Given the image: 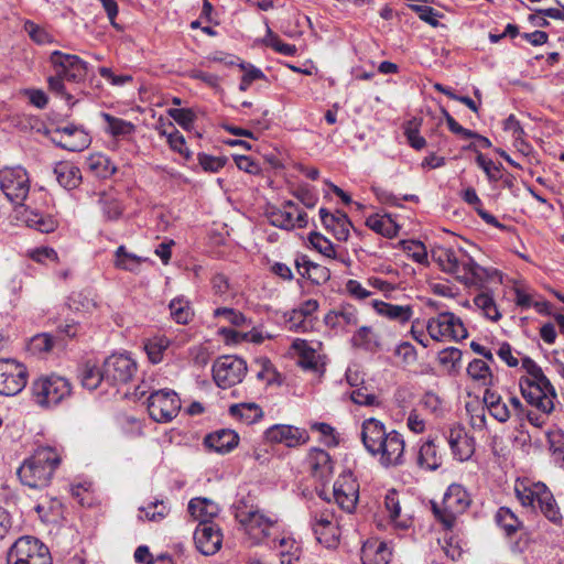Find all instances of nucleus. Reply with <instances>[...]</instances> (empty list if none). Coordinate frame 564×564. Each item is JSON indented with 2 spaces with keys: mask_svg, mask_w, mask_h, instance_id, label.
<instances>
[{
  "mask_svg": "<svg viewBox=\"0 0 564 564\" xmlns=\"http://www.w3.org/2000/svg\"><path fill=\"white\" fill-rule=\"evenodd\" d=\"M80 380L84 388L90 391L97 389L100 383L105 381L104 368L99 369L89 362L85 364L82 370Z\"/></svg>",
  "mask_w": 564,
  "mask_h": 564,
  "instance_id": "3c124183",
  "label": "nucleus"
},
{
  "mask_svg": "<svg viewBox=\"0 0 564 564\" xmlns=\"http://www.w3.org/2000/svg\"><path fill=\"white\" fill-rule=\"evenodd\" d=\"M432 258L442 271L454 275L466 285L480 286L488 276L487 270L460 248L438 247L433 250Z\"/></svg>",
  "mask_w": 564,
  "mask_h": 564,
  "instance_id": "f03ea898",
  "label": "nucleus"
},
{
  "mask_svg": "<svg viewBox=\"0 0 564 564\" xmlns=\"http://www.w3.org/2000/svg\"><path fill=\"white\" fill-rule=\"evenodd\" d=\"M239 442L238 434L232 430H219L205 438V444L217 453L225 454L234 449Z\"/></svg>",
  "mask_w": 564,
  "mask_h": 564,
  "instance_id": "2f4dec72",
  "label": "nucleus"
},
{
  "mask_svg": "<svg viewBox=\"0 0 564 564\" xmlns=\"http://www.w3.org/2000/svg\"><path fill=\"white\" fill-rule=\"evenodd\" d=\"M212 286L214 294L221 301L226 302L234 297V294L230 292L228 279L224 274H215L212 279Z\"/></svg>",
  "mask_w": 564,
  "mask_h": 564,
  "instance_id": "338daca9",
  "label": "nucleus"
},
{
  "mask_svg": "<svg viewBox=\"0 0 564 564\" xmlns=\"http://www.w3.org/2000/svg\"><path fill=\"white\" fill-rule=\"evenodd\" d=\"M496 522L505 530L508 535L516 533L520 527L521 521L518 517L507 507H501L496 513Z\"/></svg>",
  "mask_w": 564,
  "mask_h": 564,
  "instance_id": "603ef678",
  "label": "nucleus"
},
{
  "mask_svg": "<svg viewBox=\"0 0 564 564\" xmlns=\"http://www.w3.org/2000/svg\"><path fill=\"white\" fill-rule=\"evenodd\" d=\"M452 454L459 462L468 460L475 452V442L460 425H453L446 436Z\"/></svg>",
  "mask_w": 564,
  "mask_h": 564,
  "instance_id": "b1692460",
  "label": "nucleus"
},
{
  "mask_svg": "<svg viewBox=\"0 0 564 564\" xmlns=\"http://www.w3.org/2000/svg\"><path fill=\"white\" fill-rule=\"evenodd\" d=\"M196 549L204 555L215 554L221 546L223 534L213 522L198 523L194 532Z\"/></svg>",
  "mask_w": 564,
  "mask_h": 564,
  "instance_id": "4be33fe9",
  "label": "nucleus"
},
{
  "mask_svg": "<svg viewBox=\"0 0 564 564\" xmlns=\"http://www.w3.org/2000/svg\"><path fill=\"white\" fill-rule=\"evenodd\" d=\"M268 219L271 225L286 230L304 228L308 223L307 214L291 200L285 202L282 208L270 210Z\"/></svg>",
  "mask_w": 564,
  "mask_h": 564,
  "instance_id": "aec40b11",
  "label": "nucleus"
},
{
  "mask_svg": "<svg viewBox=\"0 0 564 564\" xmlns=\"http://www.w3.org/2000/svg\"><path fill=\"white\" fill-rule=\"evenodd\" d=\"M547 442L553 463L558 467H564V434L562 432L549 433Z\"/></svg>",
  "mask_w": 564,
  "mask_h": 564,
  "instance_id": "6e6d98bb",
  "label": "nucleus"
},
{
  "mask_svg": "<svg viewBox=\"0 0 564 564\" xmlns=\"http://www.w3.org/2000/svg\"><path fill=\"white\" fill-rule=\"evenodd\" d=\"M520 391L524 400L532 406L540 410L543 414H549L554 409V399L556 398L553 386L550 380L542 381H519Z\"/></svg>",
  "mask_w": 564,
  "mask_h": 564,
  "instance_id": "ddd939ff",
  "label": "nucleus"
},
{
  "mask_svg": "<svg viewBox=\"0 0 564 564\" xmlns=\"http://www.w3.org/2000/svg\"><path fill=\"white\" fill-rule=\"evenodd\" d=\"M235 516L253 544L267 541L279 531L276 518L265 514L256 507H249L245 503L238 505Z\"/></svg>",
  "mask_w": 564,
  "mask_h": 564,
  "instance_id": "39448f33",
  "label": "nucleus"
},
{
  "mask_svg": "<svg viewBox=\"0 0 564 564\" xmlns=\"http://www.w3.org/2000/svg\"><path fill=\"white\" fill-rule=\"evenodd\" d=\"M294 263L299 274L316 285L326 283L330 278L328 268L311 261L307 256H297Z\"/></svg>",
  "mask_w": 564,
  "mask_h": 564,
  "instance_id": "a878e982",
  "label": "nucleus"
},
{
  "mask_svg": "<svg viewBox=\"0 0 564 564\" xmlns=\"http://www.w3.org/2000/svg\"><path fill=\"white\" fill-rule=\"evenodd\" d=\"M311 527L318 543L335 547L339 539V527L332 509H316L312 513Z\"/></svg>",
  "mask_w": 564,
  "mask_h": 564,
  "instance_id": "4468645a",
  "label": "nucleus"
},
{
  "mask_svg": "<svg viewBox=\"0 0 564 564\" xmlns=\"http://www.w3.org/2000/svg\"><path fill=\"white\" fill-rule=\"evenodd\" d=\"M514 492L523 507L532 510L539 509L553 524L562 525L563 516L560 507L545 484L530 479L518 480Z\"/></svg>",
  "mask_w": 564,
  "mask_h": 564,
  "instance_id": "20e7f679",
  "label": "nucleus"
},
{
  "mask_svg": "<svg viewBox=\"0 0 564 564\" xmlns=\"http://www.w3.org/2000/svg\"><path fill=\"white\" fill-rule=\"evenodd\" d=\"M105 382L110 386L127 384L135 376V360L128 354H112L104 361Z\"/></svg>",
  "mask_w": 564,
  "mask_h": 564,
  "instance_id": "f8f14e48",
  "label": "nucleus"
},
{
  "mask_svg": "<svg viewBox=\"0 0 564 564\" xmlns=\"http://www.w3.org/2000/svg\"><path fill=\"white\" fill-rule=\"evenodd\" d=\"M367 227L382 236L392 237L397 234V226L389 216L372 215L366 220Z\"/></svg>",
  "mask_w": 564,
  "mask_h": 564,
  "instance_id": "09e8293b",
  "label": "nucleus"
},
{
  "mask_svg": "<svg viewBox=\"0 0 564 564\" xmlns=\"http://www.w3.org/2000/svg\"><path fill=\"white\" fill-rule=\"evenodd\" d=\"M171 340L165 336H154L144 343V350L152 364L163 360L164 352L170 347Z\"/></svg>",
  "mask_w": 564,
  "mask_h": 564,
  "instance_id": "c03bdc74",
  "label": "nucleus"
},
{
  "mask_svg": "<svg viewBox=\"0 0 564 564\" xmlns=\"http://www.w3.org/2000/svg\"><path fill=\"white\" fill-rule=\"evenodd\" d=\"M55 73L69 82L79 83L87 76L88 65L77 55L54 51L50 56Z\"/></svg>",
  "mask_w": 564,
  "mask_h": 564,
  "instance_id": "a211bd4d",
  "label": "nucleus"
},
{
  "mask_svg": "<svg viewBox=\"0 0 564 564\" xmlns=\"http://www.w3.org/2000/svg\"><path fill=\"white\" fill-rule=\"evenodd\" d=\"M61 454L51 446H41L19 467L20 481L32 489L46 488L61 464Z\"/></svg>",
  "mask_w": 564,
  "mask_h": 564,
  "instance_id": "7ed1b4c3",
  "label": "nucleus"
},
{
  "mask_svg": "<svg viewBox=\"0 0 564 564\" xmlns=\"http://www.w3.org/2000/svg\"><path fill=\"white\" fill-rule=\"evenodd\" d=\"M54 346V339L53 337L47 334V333H43V334H37L35 336H33L29 343V350L32 352V354H45V352H48L52 350Z\"/></svg>",
  "mask_w": 564,
  "mask_h": 564,
  "instance_id": "680f3d73",
  "label": "nucleus"
},
{
  "mask_svg": "<svg viewBox=\"0 0 564 564\" xmlns=\"http://www.w3.org/2000/svg\"><path fill=\"white\" fill-rule=\"evenodd\" d=\"M486 406L477 402L467 403L466 411L469 414V422L473 429L482 431L486 429L487 419L485 413Z\"/></svg>",
  "mask_w": 564,
  "mask_h": 564,
  "instance_id": "bf43d9fd",
  "label": "nucleus"
},
{
  "mask_svg": "<svg viewBox=\"0 0 564 564\" xmlns=\"http://www.w3.org/2000/svg\"><path fill=\"white\" fill-rule=\"evenodd\" d=\"M474 304L488 319L497 322L501 318L497 304L489 293L482 292L476 295L474 297Z\"/></svg>",
  "mask_w": 564,
  "mask_h": 564,
  "instance_id": "49530a36",
  "label": "nucleus"
},
{
  "mask_svg": "<svg viewBox=\"0 0 564 564\" xmlns=\"http://www.w3.org/2000/svg\"><path fill=\"white\" fill-rule=\"evenodd\" d=\"M467 373L474 381L479 386L486 387V389L492 386L494 376L490 367L485 360H471L467 367Z\"/></svg>",
  "mask_w": 564,
  "mask_h": 564,
  "instance_id": "37998d69",
  "label": "nucleus"
},
{
  "mask_svg": "<svg viewBox=\"0 0 564 564\" xmlns=\"http://www.w3.org/2000/svg\"><path fill=\"white\" fill-rule=\"evenodd\" d=\"M229 414L241 423L250 425L259 421L262 417L263 412L254 402H242L230 405Z\"/></svg>",
  "mask_w": 564,
  "mask_h": 564,
  "instance_id": "e433bc0d",
  "label": "nucleus"
},
{
  "mask_svg": "<svg viewBox=\"0 0 564 564\" xmlns=\"http://www.w3.org/2000/svg\"><path fill=\"white\" fill-rule=\"evenodd\" d=\"M271 546L279 550L281 564H294L300 558V549L292 538L283 536L279 540L273 539Z\"/></svg>",
  "mask_w": 564,
  "mask_h": 564,
  "instance_id": "ea45409f",
  "label": "nucleus"
},
{
  "mask_svg": "<svg viewBox=\"0 0 564 564\" xmlns=\"http://www.w3.org/2000/svg\"><path fill=\"white\" fill-rule=\"evenodd\" d=\"M360 437L366 451L381 466L392 467L404 464L405 441L398 431H388L381 421L370 417L362 422Z\"/></svg>",
  "mask_w": 564,
  "mask_h": 564,
  "instance_id": "f257e3e1",
  "label": "nucleus"
},
{
  "mask_svg": "<svg viewBox=\"0 0 564 564\" xmlns=\"http://www.w3.org/2000/svg\"><path fill=\"white\" fill-rule=\"evenodd\" d=\"M403 250L413 261L421 264L427 263V251L425 246L421 241H403Z\"/></svg>",
  "mask_w": 564,
  "mask_h": 564,
  "instance_id": "0e129e2a",
  "label": "nucleus"
},
{
  "mask_svg": "<svg viewBox=\"0 0 564 564\" xmlns=\"http://www.w3.org/2000/svg\"><path fill=\"white\" fill-rule=\"evenodd\" d=\"M417 464L426 470H435L442 465V456L438 454L433 441L424 442L417 454Z\"/></svg>",
  "mask_w": 564,
  "mask_h": 564,
  "instance_id": "4c0bfd02",
  "label": "nucleus"
},
{
  "mask_svg": "<svg viewBox=\"0 0 564 564\" xmlns=\"http://www.w3.org/2000/svg\"><path fill=\"white\" fill-rule=\"evenodd\" d=\"M292 348L299 355L297 364L305 370H310L314 373L323 371V362L321 361V355L304 339H295L292 344Z\"/></svg>",
  "mask_w": 564,
  "mask_h": 564,
  "instance_id": "c85d7f7f",
  "label": "nucleus"
},
{
  "mask_svg": "<svg viewBox=\"0 0 564 564\" xmlns=\"http://www.w3.org/2000/svg\"><path fill=\"white\" fill-rule=\"evenodd\" d=\"M15 218L40 232H53L57 228V220L52 215H46L30 206L20 205L15 209Z\"/></svg>",
  "mask_w": 564,
  "mask_h": 564,
  "instance_id": "5701e85b",
  "label": "nucleus"
},
{
  "mask_svg": "<svg viewBox=\"0 0 564 564\" xmlns=\"http://www.w3.org/2000/svg\"><path fill=\"white\" fill-rule=\"evenodd\" d=\"M307 460L313 475L318 479L324 480L332 475L333 460L326 451L313 448L308 454Z\"/></svg>",
  "mask_w": 564,
  "mask_h": 564,
  "instance_id": "473e14b6",
  "label": "nucleus"
},
{
  "mask_svg": "<svg viewBox=\"0 0 564 564\" xmlns=\"http://www.w3.org/2000/svg\"><path fill=\"white\" fill-rule=\"evenodd\" d=\"M147 260L148 258L129 252L124 246H119L115 252V267L132 273L139 272L141 264Z\"/></svg>",
  "mask_w": 564,
  "mask_h": 564,
  "instance_id": "58836bf2",
  "label": "nucleus"
},
{
  "mask_svg": "<svg viewBox=\"0 0 564 564\" xmlns=\"http://www.w3.org/2000/svg\"><path fill=\"white\" fill-rule=\"evenodd\" d=\"M170 314L177 324H187L193 317V311L187 300L175 297L169 305Z\"/></svg>",
  "mask_w": 564,
  "mask_h": 564,
  "instance_id": "de8ad7c7",
  "label": "nucleus"
},
{
  "mask_svg": "<svg viewBox=\"0 0 564 564\" xmlns=\"http://www.w3.org/2000/svg\"><path fill=\"white\" fill-rule=\"evenodd\" d=\"M336 503L346 512L351 513L359 498V484L351 471H344L333 487Z\"/></svg>",
  "mask_w": 564,
  "mask_h": 564,
  "instance_id": "6ab92c4d",
  "label": "nucleus"
},
{
  "mask_svg": "<svg viewBox=\"0 0 564 564\" xmlns=\"http://www.w3.org/2000/svg\"><path fill=\"white\" fill-rule=\"evenodd\" d=\"M52 141L59 148L70 152H79L91 143L89 133L74 123L59 126L53 130Z\"/></svg>",
  "mask_w": 564,
  "mask_h": 564,
  "instance_id": "f3484780",
  "label": "nucleus"
},
{
  "mask_svg": "<svg viewBox=\"0 0 564 564\" xmlns=\"http://www.w3.org/2000/svg\"><path fill=\"white\" fill-rule=\"evenodd\" d=\"M54 174L58 184L66 189H74L82 183L79 167L69 162H58L54 167Z\"/></svg>",
  "mask_w": 564,
  "mask_h": 564,
  "instance_id": "72a5a7b5",
  "label": "nucleus"
},
{
  "mask_svg": "<svg viewBox=\"0 0 564 564\" xmlns=\"http://www.w3.org/2000/svg\"><path fill=\"white\" fill-rule=\"evenodd\" d=\"M470 505L466 489L458 484L448 486L441 503L433 502L432 509L436 519L446 530L455 527L457 517L464 513Z\"/></svg>",
  "mask_w": 564,
  "mask_h": 564,
  "instance_id": "423d86ee",
  "label": "nucleus"
},
{
  "mask_svg": "<svg viewBox=\"0 0 564 564\" xmlns=\"http://www.w3.org/2000/svg\"><path fill=\"white\" fill-rule=\"evenodd\" d=\"M319 217L324 228L332 232L337 240L346 241L348 239L351 221L345 213L339 210L329 213L326 208H321Z\"/></svg>",
  "mask_w": 564,
  "mask_h": 564,
  "instance_id": "393cba45",
  "label": "nucleus"
},
{
  "mask_svg": "<svg viewBox=\"0 0 564 564\" xmlns=\"http://www.w3.org/2000/svg\"><path fill=\"white\" fill-rule=\"evenodd\" d=\"M312 247L326 258L335 259L336 250L333 242L319 232L313 231L308 235Z\"/></svg>",
  "mask_w": 564,
  "mask_h": 564,
  "instance_id": "13d9d810",
  "label": "nucleus"
},
{
  "mask_svg": "<svg viewBox=\"0 0 564 564\" xmlns=\"http://www.w3.org/2000/svg\"><path fill=\"white\" fill-rule=\"evenodd\" d=\"M218 506L206 498H193L188 503V512L199 523L212 522V519L218 514Z\"/></svg>",
  "mask_w": 564,
  "mask_h": 564,
  "instance_id": "c9c22d12",
  "label": "nucleus"
},
{
  "mask_svg": "<svg viewBox=\"0 0 564 564\" xmlns=\"http://www.w3.org/2000/svg\"><path fill=\"white\" fill-rule=\"evenodd\" d=\"M169 129L170 130L164 129L160 133L166 137L167 143L173 151L188 159L191 156V152L186 147L184 135L173 126L172 122L169 123Z\"/></svg>",
  "mask_w": 564,
  "mask_h": 564,
  "instance_id": "8fccbe9b",
  "label": "nucleus"
},
{
  "mask_svg": "<svg viewBox=\"0 0 564 564\" xmlns=\"http://www.w3.org/2000/svg\"><path fill=\"white\" fill-rule=\"evenodd\" d=\"M246 373L247 364L237 356H221L213 365V378L223 389L240 383Z\"/></svg>",
  "mask_w": 564,
  "mask_h": 564,
  "instance_id": "9b49d317",
  "label": "nucleus"
},
{
  "mask_svg": "<svg viewBox=\"0 0 564 564\" xmlns=\"http://www.w3.org/2000/svg\"><path fill=\"white\" fill-rule=\"evenodd\" d=\"M324 322L327 327L343 332L358 324V311L351 305H341L337 310L329 311L325 315Z\"/></svg>",
  "mask_w": 564,
  "mask_h": 564,
  "instance_id": "bb28decb",
  "label": "nucleus"
},
{
  "mask_svg": "<svg viewBox=\"0 0 564 564\" xmlns=\"http://www.w3.org/2000/svg\"><path fill=\"white\" fill-rule=\"evenodd\" d=\"M391 556L389 545L378 539L367 540L361 547L362 564H389Z\"/></svg>",
  "mask_w": 564,
  "mask_h": 564,
  "instance_id": "cd10ccee",
  "label": "nucleus"
},
{
  "mask_svg": "<svg viewBox=\"0 0 564 564\" xmlns=\"http://www.w3.org/2000/svg\"><path fill=\"white\" fill-rule=\"evenodd\" d=\"M264 435L268 442L288 447L300 446L310 440L306 430L286 424L273 425L265 431Z\"/></svg>",
  "mask_w": 564,
  "mask_h": 564,
  "instance_id": "412c9836",
  "label": "nucleus"
},
{
  "mask_svg": "<svg viewBox=\"0 0 564 564\" xmlns=\"http://www.w3.org/2000/svg\"><path fill=\"white\" fill-rule=\"evenodd\" d=\"M478 166L485 172L490 182H497L501 178L500 166L492 160L487 159L484 154L479 153L476 158Z\"/></svg>",
  "mask_w": 564,
  "mask_h": 564,
  "instance_id": "774afa93",
  "label": "nucleus"
},
{
  "mask_svg": "<svg viewBox=\"0 0 564 564\" xmlns=\"http://www.w3.org/2000/svg\"><path fill=\"white\" fill-rule=\"evenodd\" d=\"M70 393L72 386L69 381L61 376H44L32 383L33 399L42 408L57 405Z\"/></svg>",
  "mask_w": 564,
  "mask_h": 564,
  "instance_id": "0eeeda50",
  "label": "nucleus"
},
{
  "mask_svg": "<svg viewBox=\"0 0 564 564\" xmlns=\"http://www.w3.org/2000/svg\"><path fill=\"white\" fill-rule=\"evenodd\" d=\"M425 327L431 339L435 341H459L468 336L462 319L451 312H443L429 318Z\"/></svg>",
  "mask_w": 564,
  "mask_h": 564,
  "instance_id": "1a4fd4ad",
  "label": "nucleus"
},
{
  "mask_svg": "<svg viewBox=\"0 0 564 564\" xmlns=\"http://www.w3.org/2000/svg\"><path fill=\"white\" fill-rule=\"evenodd\" d=\"M138 511L139 520L160 522L169 516L170 507L164 500L156 499L151 501L148 506L140 507Z\"/></svg>",
  "mask_w": 564,
  "mask_h": 564,
  "instance_id": "79ce46f5",
  "label": "nucleus"
},
{
  "mask_svg": "<svg viewBox=\"0 0 564 564\" xmlns=\"http://www.w3.org/2000/svg\"><path fill=\"white\" fill-rule=\"evenodd\" d=\"M482 401L489 414L499 423H506L511 419L508 399L505 400L497 391L487 388L484 392Z\"/></svg>",
  "mask_w": 564,
  "mask_h": 564,
  "instance_id": "c756f323",
  "label": "nucleus"
},
{
  "mask_svg": "<svg viewBox=\"0 0 564 564\" xmlns=\"http://www.w3.org/2000/svg\"><path fill=\"white\" fill-rule=\"evenodd\" d=\"M181 399L174 390L160 389L150 392L148 398V412L158 423H169L180 413Z\"/></svg>",
  "mask_w": 564,
  "mask_h": 564,
  "instance_id": "9d476101",
  "label": "nucleus"
},
{
  "mask_svg": "<svg viewBox=\"0 0 564 564\" xmlns=\"http://www.w3.org/2000/svg\"><path fill=\"white\" fill-rule=\"evenodd\" d=\"M197 161L205 172L217 173L227 163L225 156H214L206 153H198Z\"/></svg>",
  "mask_w": 564,
  "mask_h": 564,
  "instance_id": "69168bd1",
  "label": "nucleus"
},
{
  "mask_svg": "<svg viewBox=\"0 0 564 564\" xmlns=\"http://www.w3.org/2000/svg\"><path fill=\"white\" fill-rule=\"evenodd\" d=\"M409 8L417 14L420 20L433 28H437L440 25L438 19L444 17L443 13L429 6L410 4Z\"/></svg>",
  "mask_w": 564,
  "mask_h": 564,
  "instance_id": "052dcab7",
  "label": "nucleus"
},
{
  "mask_svg": "<svg viewBox=\"0 0 564 564\" xmlns=\"http://www.w3.org/2000/svg\"><path fill=\"white\" fill-rule=\"evenodd\" d=\"M350 341L354 347L369 352H376L381 347L380 336L369 326L359 327Z\"/></svg>",
  "mask_w": 564,
  "mask_h": 564,
  "instance_id": "f704fd0d",
  "label": "nucleus"
},
{
  "mask_svg": "<svg viewBox=\"0 0 564 564\" xmlns=\"http://www.w3.org/2000/svg\"><path fill=\"white\" fill-rule=\"evenodd\" d=\"M213 315L215 318L236 327L249 325L247 317L240 311L231 307H217L214 310Z\"/></svg>",
  "mask_w": 564,
  "mask_h": 564,
  "instance_id": "5fc2aeb1",
  "label": "nucleus"
},
{
  "mask_svg": "<svg viewBox=\"0 0 564 564\" xmlns=\"http://www.w3.org/2000/svg\"><path fill=\"white\" fill-rule=\"evenodd\" d=\"M98 202L102 210L104 217L107 220H118L122 216L124 205L118 198L117 195L112 193H102Z\"/></svg>",
  "mask_w": 564,
  "mask_h": 564,
  "instance_id": "a19ab883",
  "label": "nucleus"
},
{
  "mask_svg": "<svg viewBox=\"0 0 564 564\" xmlns=\"http://www.w3.org/2000/svg\"><path fill=\"white\" fill-rule=\"evenodd\" d=\"M372 306L380 316L395 321L402 325L408 323L413 316V307L411 305H397L375 300Z\"/></svg>",
  "mask_w": 564,
  "mask_h": 564,
  "instance_id": "7c9ffc66",
  "label": "nucleus"
},
{
  "mask_svg": "<svg viewBox=\"0 0 564 564\" xmlns=\"http://www.w3.org/2000/svg\"><path fill=\"white\" fill-rule=\"evenodd\" d=\"M8 564H52L46 545L32 536L19 538L8 552Z\"/></svg>",
  "mask_w": 564,
  "mask_h": 564,
  "instance_id": "6e6552de",
  "label": "nucleus"
},
{
  "mask_svg": "<svg viewBox=\"0 0 564 564\" xmlns=\"http://www.w3.org/2000/svg\"><path fill=\"white\" fill-rule=\"evenodd\" d=\"M102 118L107 123V132L112 137H126L132 134L135 130V127L132 122L121 118L113 117L106 112L102 113Z\"/></svg>",
  "mask_w": 564,
  "mask_h": 564,
  "instance_id": "a18cd8bd",
  "label": "nucleus"
},
{
  "mask_svg": "<svg viewBox=\"0 0 564 564\" xmlns=\"http://www.w3.org/2000/svg\"><path fill=\"white\" fill-rule=\"evenodd\" d=\"M421 121L419 118H412L403 127L408 143L415 150H422L426 145L425 139L420 134Z\"/></svg>",
  "mask_w": 564,
  "mask_h": 564,
  "instance_id": "864d4df0",
  "label": "nucleus"
},
{
  "mask_svg": "<svg viewBox=\"0 0 564 564\" xmlns=\"http://www.w3.org/2000/svg\"><path fill=\"white\" fill-rule=\"evenodd\" d=\"M28 382L24 365L13 359L0 360V394L13 397L20 393Z\"/></svg>",
  "mask_w": 564,
  "mask_h": 564,
  "instance_id": "2eb2a0df",
  "label": "nucleus"
},
{
  "mask_svg": "<svg viewBox=\"0 0 564 564\" xmlns=\"http://www.w3.org/2000/svg\"><path fill=\"white\" fill-rule=\"evenodd\" d=\"M167 115L185 130H189L196 119L195 112L189 108H171Z\"/></svg>",
  "mask_w": 564,
  "mask_h": 564,
  "instance_id": "e2e57ef3",
  "label": "nucleus"
},
{
  "mask_svg": "<svg viewBox=\"0 0 564 564\" xmlns=\"http://www.w3.org/2000/svg\"><path fill=\"white\" fill-rule=\"evenodd\" d=\"M0 188L11 202H22L30 191V177L21 166L8 167L0 173Z\"/></svg>",
  "mask_w": 564,
  "mask_h": 564,
  "instance_id": "dca6fc26",
  "label": "nucleus"
},
{
  "mask_svg": "<svg viewBox=\"0 0 564 564\" xmlns=\"http://www.w3.org/2000/svg\"><path fill=\"white\" fill-rule=\"evenodd\" d=\"M87 164L89 170L99 177H107L115 172V167L111 165L109 159L99 153L91 154L87 159Z\"/></svg>",
  "mask_w": 564,
  "mask_h": 564,
  "instance_id": "4d7b16f0",
  "label": "nucleus"
}]
</instances>
